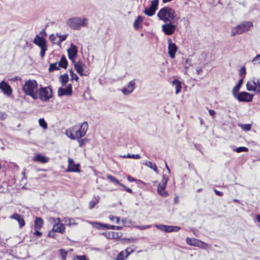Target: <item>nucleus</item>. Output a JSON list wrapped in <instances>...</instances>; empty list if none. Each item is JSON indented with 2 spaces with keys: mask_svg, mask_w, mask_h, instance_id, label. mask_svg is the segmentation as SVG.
<instances>
[{
  "mask_svg": "<svg viewBox=\"0 0 260 260\" xmlns=\"http://www.w3.org/2000/svg\"><path fill=\"white\" fill-rule=\"evenodd\" d=\"M157 15L160 20L165 22L176 23L179 19L176 17L175 11L170 7H165L160 9Z\"/></svg>",
  "mask_w": 260,
  "mask_h": 260,
  "instance_id": "obj_1",
  "label": "nucleus"
},
{
  "mask_svg": "<svg viewBox=\"0 0 260 260\" xmlns=\"http://www.w3.org/2000/svg\"><path fill=\"white\" fill-rule=\"evenodd\" d=\"M38 84L35 80H28L25 81L23 85L22 90L25 94L30 96L34 100L39 99L37 93L38 90Z\"/></svg>",
  "mask_w": 260,
  "mask_h": 260,
  "instance_id": "obj_2",
  "label": "nucleus"
},
{
  "mask_svg": "<svg viewBox=\"0 0 260 260\" xmlns=\"http://www.w3.org/2000/svg\"><path fill=\"white\" fill-rule=\"evenodd\" d=\"M87 19L85 18H81L75 17L68 19L67 21V24L72 29L79 30L82 27L87 25Z\"/></svg>",
  "mask_w": 260,
  "mask_h": 260,
  "instance_id": "obj_3",
  "label": "nucleus"
},
{
  "mask_svg": "<svg viewBox=\"0 0 260 260\" xmlns=\"http://www.w3.org/2000/svg\"><path fill=\"white\" fill-rule=\"evenodd\" d=\"M253 26V24L250 21H244L236 26L232 28L231 36L234 37L237 35L242 34L250 29Z\"/></svg>",
  "mask_w": 260,
  "mask_h": 260,
  "instance_id": "obj_4",
  "label": "nucleus"
},
{
  "mask_svg": "<svg viewBox=\"0 0 260 260\" xmlns=\"http://www.w3.org/2000/svg\"><path fill=\"white\" fill-rule=\"evenodd\" d=\"M37 93L40 100L44 102H48L53 96L52 89L50 86L42 87L40 85Z\"/></svg>",
  "mask_w": 260,
  "mask_h": 260,
  "instance_id": "obj_5",
  "label": "nucleus"
},
{
  "mask_svg": "<svg viewBox=\"0 0 260 260\" xmlns=\"http://www.w3.org/2000/svg\"><path fill=\"white\" fill-rule=\"evenodd\" d=\"M168 180V177L166 175H163L161 182L157 186V193L163 197H167L169 195L168 191L165 190Z\"/></svg>",
  "mask_w": 260,
  "mask_h": 260,
  "instance_id": "obj_6",
  "label": "nucleus"
},
{
  "mask_svg": "<svg viewBox=\"0 0 260 260\" xmlns=\"http://www.w3.org/2000/svg\"><path fill=\"white\" fill-rule=\"evenodd\" d=\"M253 97V94L246 91H242L239 93L235 98L241 102H251Z\"/></svg>",
  "mask_w": 260,
  "mask_h": 260,
  "instance_id": "obj_7",
  "label": "nucleus"
},
{
  "mask_svg": "<svg viewBox=\"0 0 260 260\" xmlns=\"http://www.w3.org/2000/svg\"><path fill=\"white\" fill-rule=\"evenodd\" d=\"M158 5V0L152 1L150 7L149 8H145L143 13L148 16H153L157 9Z\"/></svg>",
  "mask_w": 260,
  "mask_h": 260,
  "instance_id": "obj_8",
  "label": "nucleus"
},
{
  "mask_svg": "<svg viewBox=\"0 0 260 260\" xmlns=\"http://www.w3.org/2000/svg\"><path fill=\"white\" fill-rule=\"evenodd\" d=\"M69 58L74 63L78 54V49L76 46L71 43L70 47L67 50Z\"/></svg>",
  "mask_w": 260,
  "mask_h": 260,
  "instance_id": "obj_9",
  "label": "nucleus"
},
{
  "mask_svg": "<svg viewBox=\"0 0 260 260\" xmlns=\"http://www.w3.org/2000/svg\"><path fill=\"white\" fill-rule=\"evenodd\" d=\"M0 89L3 93L8 96H10L12 95L13 90L11 86L4 80L0 82Z\"/></svg>",
  "mask_w": 260,
  "mask_h": 260,
  "instance_id": "obj_10",
  "label": "nucleus"
},
{
  "mask_svg": "<svg viewBox=\"0 0 260 260\" xmlns=\"http://www.w3.org/2000/svg\"><path fill=\"white\" fill-rule=\"evenodd\" d=\"M173 23L170 22L162 25V30L166 35H171L175 32L176 27Z\"/></svg>",
  "mask_w": 260,
  "mask_h": 260,
  "instance_id": "obj_11",
  "label": "nucleus"
},
{
  "mask_svg": "<svg viewBox=\"0 0 260 260\" xmlns=\"http://www.w3.org/2000/svg\"><path fill=\"white\" fill-rule=\"evenodd\" d=\"M79 167L80 164H75L74 160L70 157L68 158V167L67 168L68 172H79L80 171Z\"/></svg>",
  "mask_w": 260,
  "mask_h": 260,
  "instance_id": "obj_12",
  "label": "nucleus"
},
{
  "mask_svg": "<svg viewBox=\"0 0 260 260\" xmlns=\"http://www.w3.org/2000/svg\"><path fill=\"white\" fill-rule=\"evenodd\" d=\"M88 123L86 121L82 123L80 128L76 132V137L77 138H81L84 137L88 129Z\"/></svg>",
  "mask_w": 260,
  "mask_h": 260,
  "instance_id": "obj_13",
  "label": "nucleus"
},
{
  "mask_svg": "<svg viewBox=\"0 0 260 260\" xmlns=\"http://www.w3.org/2000/svg\"><path fill=\"white\" fill-rule=\"evenodd\" d=\"M72 92V85L71 84H68L65 88L60 87L58 89V95L59 96L71 95Z\"/></svg>",
  "mask_w": 260,
  "mask_h": 260,
  "instance_id": "obj_14",
  "label": "nucleus"
},
{
  "mask_svg": "<svg viewBox=\"0 0 260 260\" xmlns=\"http://www.w3.org/2000/svg\"><path fill=\"white\" fill-rule=\"evenodd\" d=\"M177 49L176 45L172 42L171 39H169L168 40V53L171 58H175Z\"/></svg>",
  "mask_w": 260,
  "mask_h": 260,
  "instance_id": "obj_15",
  "label": "nucleus"
},
{
  "mask_svg": "<svg viewBox=\"0 0 260 260\" xmlns=\"http://www.w3.org/2000/svg\"><path fill=\"white\" fill-rule=\"evenodd\" d=\"M135 88V82L134 80L129 82L128 84L123 88L121 91L124 95L131 94Z\"/></svg>",
  "mask_w": 260,
  "mask_h": 260,
  "instance_id": "obj_16",
  "label": "nucleus"
},
{
  "mask_svg": "<svg viewBox=\"0 0 260 260\" xmlns=\"http://www.w3.org/2000/svg\"><path fill=\"white\" fill-rule=\"evenodd\" d=\"M33 42L40 48L47 47L46 40L43 37L37 35L34 39Z\"/></svg>",
  "mask_w": 260,
  "mask_h": 260,
  "instance_id": "obj_17",
  "label": "nucleus"
},
{
  "mask_svg": "<svg viewBox=\"0 0 260 260\" xmlns=\"http://www.w3.org/2000/svg\"><path fill=\"white\" fill-rule=\"evenodd\" d=\"M74 67L77 72L81 76H87V72H84L83 68L82 67V63L81 61L74 62Z\"/></svg>",
  "mask_w": 260,
  "mask_h": 260,
  "instance_id": "obj_18",
  "label": "nucleus"
},
{
  "mask_svg": "<svg viewBox=\"0 0 260 260\" xmlns=\"http://www.w3.org/2000/svg\"><path fill=\"white\" fill-rule=\"evenodd\" d=\"M11 218L16 219L18 221L20 228H22L23 226L25 224V221L23 219V217L22 215L18 214V213H14L12 214L11 217Z\"/></svg>",
  "mask_w": 260,
  "mask_h": 260,
  "instance_id": "obj_19",
  "label": "nucleus"
},
{
  "mask_svg": "<svg viewBox=\"0 0 260 260\" xmlns=\"http://www.w3.org/2000/svg\"><path fill=\"white\" fill-rule=\"evenodd\" d=\"M186 242L188 245L191 246H199V243H201L202 245H207L206 243L202 242V241L194 238H187L186 239Z\"/></svg>",
  "mask_w": 260,
  "mask_h": 260,
  "instance_id": "obj_20",
  "label": "nucleus"
},
{
  "mask_svg": "<svg viewBox=\"0 0 260 260\" xmlns=\"http://www.w3.org/2000/svg\"><path fill=\"white\" fill-rule=\"evenodd\" d=\"M65 227L63 223H56L53 226L52 230L56 232L63 234L64 232Z\"/></svg>",
  "mask_w": 260,
  "mask_h": 260,
  "instance_id": "obj_21",
  "label": "nucleus"
},
{
  "mask_svg": "<svg viewBox=\"0 0 260 260\" xmlns=\"http://www.w3.org/2000/svg\"><path fill=\"white\" fill-rule=\"evenodd\" d=\"M89 223L92 225L94 228L98 230H105L107 228L108 224L95 221H90Z\"/></svg>",
  "mask_w": 260,
  "mask_h": 260,
  "instance_id": "obj_22",
  "label": "nucleus"
},
{
  "mask_svg": "<svg viewBox=\"0 0 260 260\" xmlns=\"http://www.w3.org/2000/svg\"><path fill=\"white\" fill-rule=\"evenodd\" d=\"M33 160L42 163H46L48 161V158L41 154H38Z\"/></svg>",
  "mask_w": 260,
  "mask_h": 260,
  "instance_id": "obj_23",
  "label": "nucleus"
},
{
  "mask_svg": "<svg viewBox=\"0 0 260 260\" xmlns=\"http://www.w3.org/2000/svg\"><path fill=\"white\" fill-rule=\"evenodd\" d=\"M44 223L43 219L40 217H36L35 220L34 229H41Z\"/></svg>",
  "mask_w": 260,
  "mask_h": 260,
  "instance_id": "obj_24",
  "label": "nucleus"
},
{
  "mask_svg": "<svg viewBox=\"0 0 260 260\" xmlns=\"http://www.w3.org/2000/svg\"><path fill=\"white\" fill-rule=\"evenodd\" d=\"M68 62L64 55L61 57L60 60L58 62V66L63 69H67Z\"/></svg>",
  "mask_w": 260,
  "mask_h": 260,
  "instance_id": "obj_25",
  "label": "nucleus"
},
{
  "mask_svg": "<svg viewBox=\"0 0 260 260\" xmlns=\"http://www.w3.org/2000/svg\"><path fill=\"white\" fill-rule=\"evenodd\" d=\"M181 83L180 81H179L178 79H175L172 81V84L173 85L175 86L176 88V94H178L181 89L182 86H181Z\"/></svg>",
  "mask_w": 260,
  "mask_h": 260,
  "instance_id": "obj_26",
  "label": "nucleus"
},
{
  "mask_svg": "<svg viewBox=\"0 0 260 260\" xmlns=\"http://www.w3.org/2000/svg\"><path fill=\"white\" fill-rule=\"evenodd\" d=\"M144 19V17L141 15H139L137 17L134 23V26L136 29H138L140 27L139 23H141L143 21Z\"/></svg>",
  "mask_w": 260,
  "mask_h": 260,
  "instance_id": "obj_27",
  "label": "nucleus"
},
{
  "mask_svg": "<svg viewBox=\"0 0 260 260\" xmlns=\"http://www.w3.org/2000/svg\"><path fill=\"white\" fill-rule=\"evenodd\" d=\"M59 79L62 86H65L69 79L68 75L67 73L60 75Z\"/></svg>",
  "mask_w": 260,
  "mask_h": 260,
  "instance_id": "obj_28",
  "label": "nucleus"
},
{
  "mask_svg": "<svg viewBox=\"0 0 260 260\" xmlns=\"http://www.w3.org/2000/svg\"><path fill=\"white\" fill-rule=\"evenodd\" d=\"M246 89L249 91H253L255 90V83L254 81H250L246 83Z\"/></svg>",
  "mask_w": 260,
  "mask_h": 260,
  "instance_id": "obj_29",
  "label": "nucleus"
},
{
  "mask_svg": "<svg viewBox=\"0 0 260 260\" xmlns=\"http://www.w3.org/2000/svg\"><path fill=\"white\" fill-rule=\"evenodd\" d=\"M143 165H144L147 166L148 167L152 169L156 173H158V169H157V168L156 165L154 164H153L151 161H145V162L143 163Z\"/></svg>",
  "mask_w": 260,
  "mask_h": 260,
  "instance_id": "obj_30",
  "label": "nucleus"
},
{
  "mask_svg": "<svg viewBox=\"0 0 260 260\" xmlns=\"http://www.w3.org/2000/svg\"><path fill=\"white\" fill-rule=\"evenodd\" d=\"M107 178L111 182H113L115 184H118L120 186V184H121L119 181L115 177L112 176L111 175L108 174L107 175Z\"/></svg>",
  "mask_w": 260,
  "mask_h": 260,
  "instance_id": "obj_31",
  "label": "nucleus"
},
{
  "mask_svg": "<svg viewBox=\"0 0 260 260\" xmlns=\"http://www.w3.org/2000/svg\"><path fill=\"white\" fill-rule=\"evenodd\" d=\"M122 158H129L133 159H140L141 156L139 154H128L127 155H123L120 156Z\"/></svg>",
  "mask_w": 260,
  "mask_h": 260,
  "instance_id": "obj_32",
  "label": "nucleus"
},
{
  "mask_svg": "<svg viewBox=\"0 0 260 260\" xmlns=\"http://www.w3.org/2000/svg\"><path fill=\"white\" fill-rule=\"evenodd\" d=\"M239 126L245 131H249L251 128V124H239Z\"/></svg>",
  "mask_w": 260,
  "mask_h": 260,
  "instance_id": "obj_33",
  "label": "nucleus"
},
{
  "mask_svg": "<svg viewBox=\"0 0 260 260\" xmlns=\"http://www.w3.org/2000/svg\"><path fill=\"white\" fill-rule=\"evenodd\" d=\"M241 86L239 84H237L233 88L232 94L235 98L237 94H239V91L241 88Z\"/></svg>",
  "mask_w": 260,
  "mask_h": 260,
  "instance_id": "obj_34",
  "label": "nucleus"
},
{
  "mask_svg": "<svg viewBox=\"0 0 260 260\" xmlns=\"http://www.w3.org/2000/svg\"><path fill=\"white\" fill-rule=\"evenodd\" d=\"M59 66L57 65V62H55L50 64L49 68L48 69L50 72H52L54 70H58L59 69Z\"/></svg>",
  "mask_w": 260,
  "mask_h": 260,
  "instance_id": "obj_35",
  "label": "nucleus"
},
{
  "mask_svg": "<svg viewBox=\"0 0 260 260\" xmlns=\"http://www.w3.org/2000/svg\"><path fill=\"white\" fill-rule=\"evenodd\" d=\"M39 123L41 127L43 128L44 129H47L48 127V125L46 121L44 118H40L39 120Z\"/></svg>",
  "mask_w": 260,
  "mask_h": 260,
  "instance_id": "obj_36",
  "label": "nucleus"
},
{
  "mask_svg": "<svg viewBox=\"0 0 260 260\" xmlns=\"http://www.w3.org/2000/svg\"><path fill=\"white\" fill-rule=\"evenodd\" d=\"M233 150L234 151H236L237 153H240L242 152H247L248 151V148L244 146H241L236 149L233 148Z\"/></svg>",
  "mask_w": 260,
  "mask_h": 260,
  "instance_id": "obj_37",
  "label": "nucleus"
},
{
  "mask_svg": "<svg viewBox=\"0 0 260 260\" xmlns=\"http://www.w3.org/2000/svg\"><path fill=\"white\" fill-rule=\"evenodd\" d=\"M126 254L125 252L124 251H121L118 254L116 260H125V255Z\"/></svg>",
  "mask_w": 260,
  "mask_h": 260,
  "instance_id": "obj_38",
  "label": "nucleus"
},
{
  "mask_svg": "<svg viewBox=\"0 0 260 260\" xmlns=\"http://www.w3.org/2000/svg\"><path fill=\"white\" fill-rule=\"evenodd\" d=\"M57 37H58L59 38V40L58 41V43H56L57 44H59L61 42L64 41L66 40L68 37V35H61L58 34V33L56 34Z\"/></svg>",
  "mask_w": 260,
  "mask_h": 260,
  "instance_id": "obj_39",
  "label": "nucleus"
},
{
  "mask_svg": "<svg viewBox=\"0 0 260 260\" xmlns=\"http://www.w3.org/2000/svg\"><path fill=\"white\" fill-rule=\"evenodd\" d=\"M70 76L72 78V80H75L76 81H78L79 79V77L74 72L73 70L71 69L69 70Z\"/></svg>",
  "mask_w": 260,
  "mask_h": 260,
  "instance_id": "obj_40",
  "label": "nucleus"
},
{
  "mask_svg": "<svg viewBox=\"0 0 260 260\" xmlns=\"http://www.w3.org/2000/svg\"><path fill=\"white\" fill-rule=\"evenodd\" d=\"M135 251V248L133 247H129L125 250L126 253L125 257H127L131 253Z\"/></svg>",
  "mask_w": 260,
  "mask_h": 260,
  "instance_id": "obj_41",
  "label": "nucleus"
},
{
  "mask_svg": "<svg viewBox=\"0 0 260 260\" xmlns=\"http://www.w3.org/2000/svg\"><path fill=\"white\" fill-rule=\"evenodd\" d=\"M68 253V251L64 249H60V254L63 260H66Z\"/></svg>",
  "mask_w": 260,
  "mask_h": 260,
  "instance_id": "obj_42",
  "label": "nucleus"
},
{
  "mask_svg": "<svg viewBox=\"0 0 260 260\" xmlns=\"http://www.w3.org/2000/svg\"><path fill=\"white\" fill-rule=\"evenodd\" d=\"M246 73V68L245 67V66H243L241 68L240 70V72H239V74L241 76H243V77H244L245 74Z\"/></svg>",
  "mask_w": 260,
  "mask_h": 260,
  "instance_id": "obj_43",
  "label": "nucleus"
},
{
  "mask_svg": "<svg viewBox=\"0 0 260 260\" xmlns=\"http://www.w3.org/2000/svg\"><path fill=\"white\" fill-rule=\"evenodd\" d=\"M102 235H105V237L107 239H113V235L112 234V232H109L108 233H103Z\"/></svg>",
  "mask_w": 260,
  "mask_h": 260,
  "instance_id": "obj_44",
  "label": "nucleus"
},
{
  "mask_svg": "<svg viewBox=\"0 0 260 260\" xmlns=\"http://www.w3.org/2000/svg\"><path fill=\"white\" fill-rule=\"evenodd\" d=\"M40 48H41L40 56L42 58H44L45 55V52L47 49V47H45Z\"/></svg>",
  "mask_w": 260,
  "mask_h": 260,
  "instance_id": "obj_45",
  "label": "nucleus"
},
{
  "mask_svg": "<svg viewBox=\"0 0 260 260\" xmlns=\"http://www.w3.org/2000/svg\"><path fill=\"white\" fill-rule=\"evenodd\" d=\"M252 62L254 63V64H255L257 62H258V63H260V55L259 54H257L256 55V56H255L252 59Z\"/></svg>",
  "mask_w": 260,
  "mask_h": 260,
  "instance_id": "obj_46",
  "label": "nucleus"
},
{
  "mask_svg": "<svg viewBox=\"0 0 260 260\" xmlns=\"http://www.w3.org/2000/svg\"><path fill=\"white\" fill-rule=\"evenodd\" d=\"M109 218L112 220V221H114V220H116V222L117 223H119L120 221V218L117 216H114L113 215H110Z\"/></svg>",
  "mask_w": 260,
  "mask_h": 260,
  "instance_id": "obj_47",
  "label": "nucleus"
},
{
  "mask_svg": "<svg viewBox=\"0 0 260 260\" xmlns=\"http://www.w3.org/2000/svg\"><path fill=\"white\" fill-rule=\"evenodd\" d=\"M78 142L79 143V145L80 147H82V146L85 144V141L87 140L86 138L82 139L81 138H77Z\"/></svg>",
  "mask_w": 260,
  "mask_h": 260,
  "instance_id": "obj_48",
  "label": "nucleus"
},
{
  "mask_svg": "<svg viewBox=\"0 0 260 260\" xmlns=\"http://www.w3.org/2000/svg\"><path fill=\"white\" fill-rule=\"evenodd\" d=\"M74 260H87L85 255H77L74 257Z\"/></svg>",
  "mask_w": 260,
  "mask_h": 260,
  "instance_id": "obj_49",
  "label": "nucleus"
},
{
  "mask_svg": "<svg viewBox=\"0 0 260 260\" xmlns=\"http://www.w3.org/2000/svg\"><path fill=\"white\" fill-rule=\"evenodd\" d=\"M120 186H122V187L124 189V190H125L126 191H127V192H129V193H133V191H132V190L131 188H128V187H126V186L125 185H124V184H120Z\"/></svg>",
  "mask_w": 260,
  "mask_h": 260,
  "instance_id": "obj_50",
  "label": "nucleus"
},
{
  "mask_svg": "<svg viewBox=\"0 0 260 260\" xmlns=\"http://www.w3.org/2000/svg\"><path fill=\"white\" fill-rule=\"evenodd\" d=\"M155 226L157 228V229H158L161 231H165V230L166 225L156 224Z\"/></svg>",
  "mask_w": 260,
  "mask_h": 260,
  "instance_id": "obj_51",
  "label": "nucleus"
},
{
  "mask_svg": "<svg viewBox=\"0 0 260 260\" xmlns=\"http://www.w3.org/2000/svg\"><path fill=\"white\" fill-rule=\"evenodd\" d=\"M7 117V115L4 112L0 111V119L5 120Z\"/></svg>",
  "mask_w": 260,
  "mask_h": 260,
  "instance_id": "obj_52",
  "label": "nucleus"
},
{
  "mask_svg": "<svg viewBox=\"0 0 260 260\" xmlns=\"http://www.w3.org/2000/svg\"><path fill=\"white\" fill-rule=\"evenodd\" d=\"M98 202L95 201H91L89 202V208L92 209L94 207L95 205L97 204Z\"/></svg>",
  "mask_w": 260,
  "mask_h": 260,
  "instance_id": "obj_53",
  "label": "nucleus"
},
{
  "mask_svg": "<svg viewBox=\"0 0 260 260\" xmlns=\"http://www.w3.org/2000/svg\"><path fill=\"white\" fill-rule=\"evenodd\" d=\"M56 36H55V35H53V34H52V35H50V37H49L50 39V40H51V41L53 43H56L55 41V40H56Z\"/></svg>",
  "mask_w": 260,
  "mask_h": 260,
  "instance_id": "obj_54",
  "label": "nucleus"
},
{
  "mask_svg": "<svg viewBox=\"0 0 260 260\" xmlns=\"http://www.w3.org/2000/svg\"><path fill=\"white\" fill-rule=\"evenodd\" d=\"M172 226L171 225H166V228L165 232L170 233L172 232Z\"/></svg>",
  "mask_w": 260,
  "mask_h": 260,
  "instance_id": "obj_55",
  "label": "nucleus"
},
{
  "mask_svg": "<svg viewBox=\"0 0 260 260\" xmlns=\"http://www.w3.org/2000/svg\"><path fill=\"white\" fill-rule=\"evenodd\" d=\"M172 232H178L180 230V228L178 226H172Z\"/></svg>",
  "mask_w": 260,
  "mask_h": 260,
  "instance_id": "obj_56",
  "label": "nucleus"
},
{
  "mask_svg": "<svg viewBox=\"0 0 260 260\" xmlns=\"http://www.w3.org/2000/svg\"><path fill=\"white\" fill-rule=\"evenodd\" d=\"M39 230L40 229H35V232H34V234L39 237H41L42 235V232L39 231Z\"/></svg>",
  "mask_w": 260,
  "mask_h": 260,
  "instance_id": "obj_57",
  "label": "nucleus"
},
{
  "mask_svg": "<svg viewBox=\"0 0 260 260\" xmlns=\"http://www.w3.org/2000/svg\"><path fill=\"white\" fill-rule=\"evenodd\" d=\"M48 236L49 237H51V238H55V232L53 231L52 230V231H50L48 233Z\"/></svg>",
  "mask_w": 260,
  "mask_h": 260,
  "instance_id": "obj_58",
  "label": "nucleus"
},
{
  "mask_svg": "<svg viewBox=\"0 0 260 260\" xmlns=\"http://www.w3.org/2000/svg\"><path fill=\"white\" fill-rule=\"evenodd\" d=\"M214 191L215 193V194L217 195V196H223V193L222 192H221V191H219L215 189H214Z\"/></svg>",
  "mask_w": 260,
  "mask_h": 260,
  "instance_id": "obj_59",
  "label": "nucleus"
},
{
  "mask_svg": "<svg viewBox=\"0 0 260 260\" xmlns=\"http://www.w3.org/2000/svg\"><path fill=\"white\" fill-rule=\"evenodd\" d=\"M113 235V239L119 238V233L118 232H112Z\"/></svg>",
  "mask_w": 260,
  "mask_h": 260,
  "instance_id": "obj_60",
  "label": "nucleus"
},
{
  "mask_svg": "<svg viewBox=\"0 0 260 260\" xmlns=\"http://www.w3.org/2000/svg\"><path fill=\"white\" fill-rule=\"evenodd\" d=\"M209 113L212 117H214L216 114L215 111L214 110H212V109H210L209 110Z\"/></svg>",
  "mask_w": 260,
  "mask_h": 260,
  "instance_id": "obj_61",
  "label": "nucleus"
},
{
  "mask_svg": "<svg viewBox=\"0 0 260 260\" xmlns=\"http://www.w3.org/2000/svg\"><path fill=\"white\" fill-rule=\"evenodd\" d=\"M202 71V69L201 67H197L196 68V72L199 75Z\"/></svg>",
  "mask_w": 260,
  "mask_h": 260,
  "instance_id": "obj_62",
  "label": "nucleus"
},
{
  "mask_svg": "<svg viewBox=\"0 0 260 260\" xmlns=\"http://www.w3.org/2000/svg\"><path fill=\"white\" fill-rule=\"evenodd\" d=\"M253 81L255 83V87L260 86V80L259 79H257Z\"/></svg>",
  "mask_w": 260,
  "mask_h": 260,
  "instance_id": "obj_63",
  "label": "nucleus"
},
{
  "mask_svg": "<svg viewBox=\"0 0 260 260\" xmlns=\"http://www.w3.org/2000/svg\"><path fill=\"white\" fill-rule=\"evenodd\" d=\"M127 179L129 182H133L136 181V179L131 176H128Z\"/></svg>",
  "mask_w": 260,
  "mask_h": 260,
  "instance_id": "obj_64",
  "label": "nucleus"
}]
</instances>
